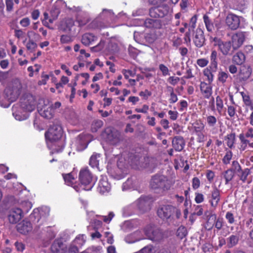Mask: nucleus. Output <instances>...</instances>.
<instances>
[{"label": "nucleus", "mask_w": 253, "mask_h": 253, "mask_svg": "<svg viewBox=\"0 0 253 253\" xmlns=\"http://www.w3.org/2000/svg\"><path fill=\"white\" fill-rule=\"evenodd\" d=\"M158 216L163 221L170 224L175 219H179L181 216V211L177 208L169 204H160L157 208Z\"/></svg>", "instance_id": "1"}, {"label": "nucleus", "mask_w": 253, "mask_h": 253, "mask_svg": "<svg viewBox=\"0 0 253 253\" xmlns=\"http://www.w3.org/2000/svg\"><path fill=\"white\" fill-rule=\"evenodd\" d=\"M170 183L167 177L164 175H153L150 182V187L155 193L164 194L170 188Z\"/></svg>", "instance_id": "2"}, {"label": "nucleus", "mask_w": 253, "mask_h": 253, "mask_svg": "<svg viewBox=\"0 0 253 253\" xmlns=\"http://www.w3.org/2000/svg\"><path fill=\"white\" fill-rule=\"evenodd\" d=\"M147 238L153 242H159L165 238L164 233L160 228L152 225H148L144 228Z\"/></svg>", "instance_id": "3"}, {"label": "nucleus", "mask_w": 253, "mask_h": 253, "mask_svg": "<svg viewBox=\"0 0 253 253\" xmlns=\"http://www.w3.org/2000/svg\"><path fill=\"white\" fill-rule=\"evenodd\" d=\"M79 180L81 185L84 186L83 188L85 190H90L94 186L92 174L87 169H83L80 170Z\"/></svg>", "instance_id": "4"}, {"label": "nucleus", "mask_w": 253, "mask_h": 253, "mask_svg": "<svg viewBox=\"0 0 253 253\" xmlns=\"http://www.w3.org/2000/svg\"><path fill=\"white\" fill-rule=\"evenodd\" d=\"M63 134L62 128L60 124H54L51 125L45 133V137L50 141L59 140Z\"/></svg>", "instance_id": "5"}, {"label": "nucleus", "mask_w": 253, "mask_h": 253, "mask_svg": "<svg viewBox=\"0 0 253 253\" xmlns=\"http://www.w3.org/2000/svg\"><path fill=\"white\" fill-rule=\"evenodd\" d=\"M169 10V7L167 4L156 5L149 9V15L152 18H164L168 15Z\"/></svg>", "instance_id": "6"}, {"label": "nucleus", "mask_w": 253, "mask_h": 253, "mask_svg": "<svg viewBox=\"0 0 253 253\" xmlns=\"http://www.w3.org/2000/svg\"><path fill=\"white\" fill-rule=\"evenodd\" d=\"M20 100L21 106L26 111L32 112L35 109L36 100L35 97L32 94H25Z\"/></svg>", "instance_id": "7"}, {"label": "nucleus", "mask_w": 253, "mask_h": 253, "mask_svg": "<svg viewBox=\"0 0 253 253\" xmlns=\"http://www.w3.org/2000/svg\"><path fill=\"white\" fill-rule=\"evenodd\" d=\"M23 216V211L18 208H13L9 211L8 219L11 224H16L19 222Z\"/></svg>", "instance_id": "8"}, {"label": "nucleus", "mask_w": 253, "mask_h": 253, "mask_svg": "<svg viewBox=\"0 0 253 253\" xmlns=\"http://www.w3.org/2000/svg\"><path fill=\"white\" fill-rule=\"evenodd\" d=\"M152 198L149 196L141 197L137 201L139 209L143 212H146L151 209Z\"/></svg>", "instance_id": "9"}, {"label": "nucleus", "mask_w": 253, "mask_h": 253, "mask_svg": "<svg viewBox=\"0 0 253 253\" xmlns=\"http://www.w3.org/2000/svg\"><path fill=\"white\" fill-rule=\"evenodd\" d=\"M245 39V33L238 32L232 35L231 42L234 49H238L243 43Z\"/></svg>", "instance_id": "10"}, {"label": "nucleus", "mask_w": 253, "mask_h": 253, "mask_svg": "<svg viewBox=\"0 0 253 253\" xmlns=\"http://www.w3.org/2000/svg\"><path fill=\"white\" fill-rule=\"evenodd\" d=\"M226 23L231 29L236 30L239 27L240 20L238 16L230 13L226 18Z\"/></svg>", "instance_id": "11"}, {"label": "nucleus", "mask_w": 253, "mask_h": 253, "mask_svg": "<svg viewBox=\"0 0 253 253\" xmlns=\"http://www.w3.org/2000/svg\"><path fill=\"white\" fill-rule=\"evenodd\" d=\"M117 168L119 169V173H112V176L117 179L123 178L126 173V170L125 166V162L123 159H120L117 163Z\"/></svg>", "instance_id": "12"}, {"label": "nucleus", "mask_w": 253, "mask_h": 253, "mask_svg": "<svg viewBox=\"0 0 253 253\" xmlns=\"http://www.w3.org/2000/svg\"><path fill=\"white\" fill-rule=\"evenodd\" d=\"M218 49L222 54L225 56H231L233 54L234 51L236 50L233 49L230 41L223 42L221 44L219 45Z\"/></svg>", "instance_id": "13"}, {"label": "nucleus", "mask_w": 253, "mask_h": 253, "mask_svg": "<svg viewBox=\"0 0 253 253\" xmlns=\"http://www.w3.org/2000/svg\"><path fill=\"white\" fill-rule=\"evenodd\" d=\"M157 35L155 32H150L141 35L140 41L145 45L152 44L157 39Z\"/></svg>", "instance_id": "14"}, {"label": "nucleus", "mask_w": 253, "mask_h": 253, "mask_svg": "<svg viewBox=\"0 0 253 253\" xmlns=\"http://www.w3.org/2000/svg\"><path fill=\"white\" fill-rule=\"evenodd\" d=\"M4 93V97L10 102L15 101L20 94L19 90L10 87L6 88Z\"/></svg>", "instance_id": "15"}, {"label": "nucleus", "mask_w": 253, "mask_h": 253, "mask_svg": "<svg viewBox=\"0 0 253 253\" xmlns=\"http://www.w3.org/2000/svg\"><path fill=\"white\" fill-rule=\"evenodd\" d=\"M144 26L148 29H160L162 28V22L160 19L147 18L144 22Z\"/></svg>", "instance_id": "16"}, {"label": "nucleus", "mask_w": 253, "mask_h": 253, "mask_svg": "<svg viewBox=\"0 0 253 253\" xmlns=\"http://www.w3.org/2000/svg\"><path fill=\"white\" fill-rule=\"evenodd\" d=\"M194 42L195 45L198 47H201L203 46L205 39L204 32L200 28H197L196 31L195 37L194 38Z\"/></svg>", "instance_id": "17"}, {"label": "nucleus", "mask_w": 253, "mask_h": 253, "mask_svg": "<svg viewBox=\"0 0 253 253\" xmlns=\"http://www.w3.org/2000/svg\"><path fill=\"white\" fill-rule=\"evenodd\" d=\"M67 246L60 239L55 240L51 246L52 253H63Z\"/></svg>", "instance_id": "18"}, {"label": "nucleus", "mask_w": 253, "mask_h": 253, "mask_svg": "<svg viewBox=\"0 0 253 253\" xmlns=\"http://www.w3.org/2000/svg\"><path fill=\"white\" fill-rule=\"evenodd\" d=\"M17 231L23 234H26L32 230L31 222L27 220H23L17 225Z\"/></svg>", "instance_id": "19"}, {"label": "nucleus", "mask_w": 253, "mask_h": 253, "mask_svg": "<svg viewBox=\"0 0 253 253\" xmlns=\"http://www.w3.org/2000/svg\"><path fill=\"white\" fill-rule=\"evenodd\" d=\"M210 195L211 200L210 201V202L211 203V206L213 207H216L220 199L219 190L215 186H214L211 191Z\"/></svg>", "instance_id": "20"}, {"label": "nucleus", "mask_w": 253, "mask_h": 253, "mask_svg": "<svg viewBox=\"0 0 253 253\" xmlns=\"http://www.w3.org/2000/svg\"><path fill=\"white\" fill-rule=\"evenodd\" d=\"M172 145L175 151L179 152L184 148L185 142L182 136H176L173 138Z\"/></svg>", "instance_id": "21"}, {"label": "nucleus", "mask_w": 253, "mask_h": 253, "mask_svg": "<svg viewBox=\"0 0 253 253\" xmlns=\"http://www.w3.org/2000/svg\"><path fill=\"white\" fill-rule=\"evenodd\" d=\"M205 215L207 216V221L205 223V228L210 230L211 229L214 225L216 221V215L215 214L207 211L205 213Z\"/></svg>", "instance_id": "22"}, {"label": "nucleus", "mask_w": 253, "mask_h": 253, "mask_svg": "<svg viewBox=\"0 0 253 253\" xmlns=\"http://www.w3.org/2000/svg\"><path fill=\"white\" fill-rule=\"evenodd\" d=\"M200 90L204 94V97L209 98L212 94V87L211 85L205 82H201L200 84Z\"/></svg>", "instance_id": "23"}, {"label": "nucleus", "mask_w": 253, "mask_h": 253, "mask_svg": "<svg viewBox=\"0 0 253 253\" xmlns=\"http://www.w3.org/2000/svg\"><path fill=\"white\" fill-rule=\"evenodd\" d=\"M40 114L42 117L47 119H52L54 115V109L51 106H49L47 108H44L42 110L40 111Z\"/></svg>", "instance_id": "24"}, {"label": "nucleus", "mask_w": 253, "mask_h": 253, "mask_svg": "<svg viewBox=\"0 0 253 253\" xmlns=\"http://www.w3.org/2000/svg\"><path fill=\"white\" fill-rule=\"evenodd\" d=\"M252 74V70L249 67H242L239 73V79L241 81H245L248 80Z\"/></svg>", "instance_id": "25"}, {"label": "nucleus", "mask_w": 253, "mask_h": 253, "mask_svg": "<svg viewBox=\"0 0 253 253\" xmlns=\"http://www.w3.org/2000/svg\"><path fill=\"white\" fill-rule=\"evenodd\" d=\"M239 241V236L236 235H231L226 239L227 247L228 248H232L238 244Z\"/></svg>", "instance_id": "26"}, {"label": "nucleus", "mask_w": 253, "mask_h": 253, "mask_svg": "<svg viewBox=\"0 0 253 253\" xmlns=\"http://www.w3.org/2000/svg\"><path fill=\"white\" fill-rule=\"evenodd\" d=\"M98 189L102 193L108 192L110 189V185L106 180L102 178L99 181Z\"/></svg>", "instance_id": "27"}, {"label": "nucleus", "mask_w": 253, "mask_h": 253, "mask_svg": "<svg viewBox=\"0 0 253 253\" xmlns=\"http://www.w3.org/2000/svg\"><path fill=\"white\" fill-rule=\"evenodd\" d=\"M96 39L93 34L86 33L84 34L82 39V42L85 45H88L92 42H94Z\"/></svg>", "instance_id": "28"}, {"label": "nucleus", "mask_w": 253, "mask_h": 253, "mask_svg": "<svg viewBox=\"0 0 253 253\" xmlns=\"http://www.w3.org/2000/svg\"><path fill=\"white\" fill-rule=\"evenodd\" d=\"M245 56L243 52H238L233 56L232 60L237 65H241L245 62Z\"/></svg>", "instance_id": "29"}, {"label": "nucleus", "mask_w": 253, "mask_h": 253, "mask_svg": "<svg viewBox=\"0 0 253 253\" xmlns=\"http://www.w3.org/2000/svg\"><path fill=\"white\" fill-rule=\"evenodd\" d=\"M114 16V13L111 10L104 9L99 15V17L103 19L108 20L111 19Z\"/></svg>", "instance_id": "30"}, {"label": "nucleus", "mask_w": 253, "mask_h": 253, "mask_svg": "<svg viewBox=\"0 0 253 253\" xmlns=\"http://www.w3.org/2000/svg\"><path fill=\"white\" fill-rule=\"evenodd\" d=\"M206 28L209 32H212L214 30V26L211 19L207 15L203 17Z\"/></svg>", "instance_id": "31"}, {"label": "nucleus", "mask_w": 253, "mask_h": 253, "mask_svg": "<svg viewBox=\"0 0 253 253\" xmlns=\"http://www.w3.org/2000/svg\"><path fill=\"white\" fill-rule=\"evenodd\" d=\"M87 135L83 134H80L78 136L77 141L78 143L82 146L83 149L85 148L89 143V141L87 139Z\"/></svg>", "instance_id": "32"}, {"label": "nucleus", "mask_w": 253, "mask_h": 253, "mask_svg": "<svg viewBox=\"0 0 253 253\" xmlns=\"http://www.w3.org/2000/svg\"><path fill=\"white\" fill-rule=\"evenodd\" d=\"M222 175L225 179V184H228L234 176V172L231 169H227L222 173Z\"/></svg>", "instance_id": "33"}, {"label": "nucleus", "mask_w": 253, "mask_h": 253, "mask_svg": "<svg viewBox=\"0 0 253 253\" xmlns=\"http://www.w3.org/2000/svg\"><path fill=\"white\" fill-rule=\"evenodd\" d=\"M226 139L227 140V145L230 148H232L235 143L236 135L235 133H231L227 135Z\"/></svg>", "instance_id": "34"}, {"label": "nucleus", "mask_w": 253, "mask_h": 253, "mask_svg": "<svg viewBox=\"0 0 253 253\" xmlns=\"http://www.w3.org/2000/svg\"><path fill=\"white\" fill-rule=\"evenodd\" d=\"M241 94L245 104L246 106L250 107L251 109H253L252 101L251 100L250 96L248 94H246L244 92H241Z\"/></svg>", "instance_id": "35"}, {"label": "nucleus", "mask_w": 253, "mask_h": 253, "mask_svg": "<svg viewBox=\"0 0 253 253\" xmlns=\"http://www.w3.org/2000/svg\"><path fill=\"white\" fill-rule=\"evenodd\" d=\"M187 234V229L184 226H181L177 230L176 235L181 239L185 237Z\"/></svg>", "instance_id": "36"}, {"label": "nucleus", "mask_w": 253, "mask_h": 253, "mask_svg": "<svg viewBox=\"0 0 253 253\" xmlns=\"http://www.w3.org/2000/svg\"><path fill=\"white\" fill-rule=\"evenodd\" d=\"M239 173L240 174H238V176L240 177V180L244 182L247 180V176L250 173V169L247 168L244 170L242 169V171H240Z\"/></svg>", "instance_id": "37"}, {"label": "nucleus", "mask_w": 253, "mask_h": 253, "mask_svg": "<svg viewBox=\"0 0 253 253\" xmlns=\"http://www.w3.org/2000/svg\"><path fill=\"white\" fill-rule=\"evenodd\" d=\"M228 77V75L227 73L223 71H220L218 74V81L224 84L226 82L227 79Z\"/></svg>", "instance_id": "38"}, {"label": "nucleus", "mask_w": 253, "mask_h": 253, "mask_svg": "<svg viewBox=\"0 0 253 253\" xmlns=\"http://www.w3.org/2000/svg\"><path fill=\"white\" fill-rule=\"evenodd\" d=\"M216 109H217L218 112L219 114H221V112H222V110L223 107V103L222 100L219 96H217L216 97Z\"/></svg>", "instance_id": "39"}, {"label": "nucleus", "mask_w": 253, "mask_h": 253, "mask_svg": "<svg viewBox=\"0 0 253 253\" xmlns=\"http://www.w3.org/2000/svg\"><path fill=\"white\" fill-rule=\"evenodd\" d=\"M103 125V123L101 120H95L92 124L91 129L92 131H96L98 129L101 128Z\"/></svg>", "instance_id": "40"}, {"label": "nucleus", "mask_w": 253, "mask_h": 253, "mask_svg": "<svg viewBox=\"0 0 253 253\" xmlns=\"http://www.w3.org/2000/svg\"><path fill=\"white\" fill-rule=\"evenodd\" d=\"M99 156L97 155H93L90 158L89 165L93 168L97 167L99 164V161L97 158Z\"/></svg>", "instance_id": "41"}, {"label": "nucleus", "mask_w": 253, "mask_h": 253, "mask_svg": "<svg viewBox=\"0 0 253 253\" xmlns=\"http://www.w3.org/2000/svg\"><path fill=\"white\" fill-rule=\"evenodd\" d=\"M229 169H231L232 171L240 172V171H242L241 167L239 164V163L236 161H234L232 162V168Z\"/></svg>", "instance_id": "42"}, {"label": "nucleus", "mask_w": 253, "mask_h": 253, "mask_svg": "<svg viewBox=\"0 0 253 253\" xmlns=\"http://www.w3.org/2000/svg\"><path fill=\"white\" fill-rule=\"evenodd\" d=\"M193 126L196 132H200L202 131L204 128V124L200 121L196 122L193 124Z\"/></svg>", "instance_id": "43"}, {"label": "nucleus", "mask_w": 253, "mask_h": 253, "mask_svg": "<svg viewBox=\"0 0 253 253\" xmlns=\"http://www.w3.org/2000/svg\"><path fill=\"white\" fill-rule=\"evenodd\" d=\"M217 53L215 50H212L210 56L211 65H217Z\"/></svg>", "instance_id": "44"}, {"label": "nucleus", "mask_w": 253, "mask_h": 253, "mask_svg": "<svg viewBox=\"0 0 253 253\" xmlns=\"http://www.w3.org/2000/svg\"><path fill=\"white\" fill-rule=\"evenodd\" d=\"M37 44L32 40H29L26 44V47L28 50L33 52L37 48Z\"/></svg>", "instance_id": "45"}, {"label": "nucleus", "mask_w": 253, "mask_h": 253, "mask_svg": "<svg viewBox=\"0 0 253 253\" xmlns=\"http://www.w3.org/2000/svg\"><path fill=\"white\" fill-rule=\"evenodd\" d=\"M232 157V153L231 151H228L226 152L225 155L222 159V162L224 164H228Z\"/></svg>", "instance_id": "46"}, {"label": "nucleus", "mask_w": 253, "mask_h": 253, "mask_svg": "<svg viewBox=\"0 0 253 253\" xmlns=\"http://www.w3.org/2000/svg\"><path fill=\"white\" fill-rule=\"evenodd\" d=\"M204 75L205 76H206L207 77L208 80L209 81L210 83L212 82L214 75L212 74L208 69L206 68L204 70Z\"/></svg>", "instance_id": "47"}, {"label": "nucleus", "mask_w": 253, "mask_h": 253, "mask_svg": "<svg viewBox=\"0 0 253 253\" xmlns=\"http://www.w3.org/2000/svg\"><path fill=\"white\" fill-rule=\"evenodd\" d=\"M197 17L196 15H194L190 19V28L189 29V31L190 30L193 31L194 29L195 28V24L197 22Z\"/></svg>", "instance_id": "48"}, {"label": "nucleus", "mask_w": 253, "mask_h": 253, "mask_svg": "<svg viewBox=\"0 0 253 253\" xmlns=\"http://www.w3.org/2000/svg\"><path fill=\"white\" fill-rule=\"evenodd\" d=\"M207 122L210 126H213L216 123V119L213 116H210L207 117Z\"/></svg>", "instance_id": "49"}, {"label": "nucleus", "mask_w": 253, "mask_h": 253, "mask_svg": "<svg viewBox=\"0 0 253 253\" xmlns=\"http://www.w3.org/2000/svg\"><path fill=\"white\" fill-rule=\"evenodd\" d=\"M134 186L133 180L132 178H128L127 180L124 183V188H131Z\"/></svg>", "instance_id": "50"}, {"label": "nucleus", "mask_w": 253, "mask_h": 253, "mask_svg": "<svg viewBox=\"0 0 253 253\" xmlns=\"http://www.w3.org/2000/svg\"><path fill=\"white\" fill-rule=\"evenodd\" d=\"M200 185V181L199 179L197 177H195L192 179V187L193 189H197L198 188Z\"/></svg>", "instance_id": "51"}, {"label": "nucleus", "mask_w": 253, "mask_h": 253, "mask_svg": "<svg viewBox=\"0 0 253 253\" xmlns=\"http://www.w3.org/2000/svg\"><path fill=\"white\" fill-rule=\"evenodd\" d=\"M166 0H148V2L150 5L156 6L161 4Z\"/></svg>", "instance_id": "52"}, {"label": "nucleus", "mask_w": 253, "mask_h": 253, "mask_svg": "<svg viewBox=\"0 0 253 253\" xmlns=\"http://www.w3.org/2000/svg\"><path fill=\"white\" fill-rule=\"evenodd\" d=\"M63 176L65 181L67 183H71L72 182V181L74 179V178L73 177L71 173L63 174Z\"/></svg>", "instance_id": "53"}, {"label": "nucleus", "mask_w": 253, "mask_h": 253, "mask_svg": "<svg viewBox=\"0 0 253 253\" xmlns=\"http://www.w3.org/2000/svg\"><path fill=\"white\" fill-rule=\"evenodd\" d=\"M105 222L109 223L114 216V214L113 212H110L108 216H101Z\"/></svg>", "instance_id": "54"}, {"label": "nucleus", "mask_w": 253, "mask_h": 253, "mask_svg": "<svg viewBox=\"0 0 253 253\" xmlns=\"http://www.w3.org/2000/svg\"><path fill=\"white\" fill-rule=\"evenodd\" d=\"M14 245L17 250L19 252H23L25 249V245L22 242H16Z\"/></svg>", "instance_id": "55"}, {"label": "nucleus", "mask_w": 253, "mask_h": 253, "mask_svg": "<svg viewBox=\"0 0 253 253\" xmlns=\"http://www.w3.org/2000/svg\"><path fill=\"white\" fill-rule=\"evenodd\" d=\"M159 69L162 72V74L164 76H166L169 74V69L165 65L161 64L159 65Z\"/></svg>", "instance_id": "56"}, {"label": "nucleus", "mask_w": 253, "mask_h": 253, "mask_svg": "<svg viewBox=\"0 0 253 253\" xmlns=\"http://www.w3.org/2000/svg\"><path fill=\"white\" fill-rule=\"evenodd\" d=\"M209 61L208 60L204 59V58H201L198 59L197 61V64L202 67H204L207 65Z\"/></svg>", "instance_id": "57"}, {"label": "nucleus", "mask_w": 253, "mask_h": 253, "mask_svg": "<svg viewBox=\"0 0 253 253\" xmlns=\"http://www.w3.org/2000/svg\"><path fill=\"white\" fill-rule=\"evenodd\" d=\"M225 217L228 220V221L230 224H232L234 222V217L233 213L231 212H227L226 213Z\"/></svg>", "instance_id": "58"}, {"label": "nucleus", "mask_w": 253, "mask_h": 253, "mask_svg": "<svg viewBox=\"0 0 253 253\" xmlns=\"http://www.w3.org/2000/svg\"><path fill=\"white\" fill-rule=\"evenodd\" d=\"M140 96H142L144 98L147 99L149 96H150L152 93L147 89H145L144 91H140L139 93Z\"/></svg>", "instance_id": "59"}, {"label": "nucleus", "mask_w": 253, "mask_h": 253, "mask_svg": "<svg viewBox=\"0 0 253 253\" xmlns=\"http://www.w3.org/2000/svg\"><path fill=\"white\" fill-rule=\"evenodd\" d=\"M125 78L126 79H128L129 78V76H130L131 77H134L135 73H133L132 71L130 70H123L122 71Z\"/></svg>", "instance_id": "60"}, {"label": "nucleus", "mask_w": 253, "mask_h": 253, "mask_svg": "<svg viewBox=\"0 0 253 253\" xmlns=\"http://www.w3.org/2000/svg\"><path fill=\"white\" fill-rule=\"evenodd\" d=\"M215 227L218 229L220 230L223 226V221L222 218H216V221L215 222Z\"/></svg>", "instance_id": "61"}, {"label": "nucleus", "mask_w": 253, "mask_h": 253, "mask_svg": "<svg viewBox=\"0 0 253 253\" xmlns=\"http://www.w3.org/2000/svg\"><path fill=\"white\" fill-rule=\"evenodd\" d=\"M71 41V37L69 36L63 35L61 36L60 41L62 43H68Z\"/></svg>", "instance_id": "62"}, {"label": "nucleus", "mask_w": 253, "mask_h": 253, "mask_svg": "<svg viewBox=\"0 0 253 253\" xmlns=\"http://www.w3.org/2000/svg\"><path fill=\"white\" fill-rule=\"evenodd\" d=\"M180 79L178 77H170L168 79V82L172 85H175L179 81Z\"/></svg>", "instance_id": "63"}, {"label": "nucleus", "mask_w": 253, "mask_h": 253, "mask_svg": "<svg viewBox=\"0 0 253 253\" xmlns=\"http://www.w3.org/2000/svg\"><path fill=\"white\" fill-rule=\"evenodd\" d=\"M204 196L201 193H196V197H195V202L197 203H201L204 201Z\"/></svg>", "instance_id": "64"}]
</instances>
